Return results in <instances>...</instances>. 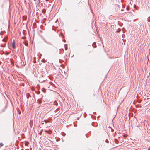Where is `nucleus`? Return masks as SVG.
I'll return each mask as SVG.
<instances>
[{
    "instance_id": "f257e3e1",
    "label": "nucleus",
    "mask_w": 150,
    "mask_h": 150,
    "mask_svg": "<svg viewBox=\"0 0 150 150\" xmlns=\"http://www.w3.org/2000/svg\"><path fill=\"white\" fill-rule=\"evenodd\" d=\"M12 47L15 49L16 48L15 45V41L14 40H13L12 44Z\"/></svg>"
},
{
    "instance_id": "f03ea898",
    "label": "nucleus",
    "mask_w": 150,
    "mask_h": 150,
    "mask_svg": "<svg viewBox=\"0 0 150 150\" xmlns=\"http://www.w3.org/2000/svg\"><path fill=\"white\" fill-rule=\"evenodd\" d=\"M7 39V37H5L4 38L3 40V41L4 42H6Z\"/></svg>"
},
{
    "instance_id": "7ed1b4c3",
    "label": "nucleus",
    "mask_w": 150,
    "mask_h": 150,
    "mask_svg": "<svg viewBox=\"0 0 150 150\" xmlns=\"http://www.w3.org/2000/svg\"><path fill=\"white\" fill-rule=\"evenodd\" d=\"M3 144L2 143H0V147H2V146H3Z\"/></svg>"
},
{
    "instance_id": "20e7f679",
    "label": "nucleus",
    "mask_w": 150,
    "mask_h": 150,
    "mask_svg": "<svg viewBox=\"0 0 150 150\" xmlns=\"http://www.w3.org/2000/svg\"><path fill=\"white\" fill-rule=\"evenodd\" d=\"M25 45H26V46H28V44H27V43H26L25 44Z\"/></svg>"
},
{
    "instance_id": "39448f33",
    "label": "nucleus",
    "mask_w": 150,
    "mask_h": 150,
    "mask_svg": "<svg viewBox=\"0 0 150 150\" xmlns=\"http://www.w3.org/2000/svg\"><path fill=\"white\" fill-rule=\"evenodd\" d=\"M45 132H48V131H45Z\"/></svg>"
},
{
    "instance_id": "423d86ee",
    "label": "nucleus",
    "mask_w": 150,
    "mask_h": 150,
    "mask_svg": "<svg viewBox=\"0 0 150 150\" xmlns=\"http://www.w3.org/2000/svg\"><path fill=\"white\" fill-rule=\"evenodd\" d=\"M0 34H1V33H0Z\"/></svg>"
}]
</instances>
